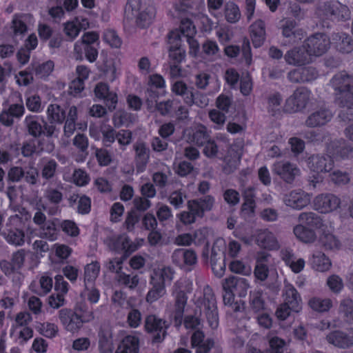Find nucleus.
Wrapping results in <instances>:
<instances>
[{
    "label": "nucleus",
    "mask_w": 353,
    "mask_h": 353,
    "mask_svg": "<svg viewBox=\"0 0 353 353\" xmlns=\"http://www.w3.org/2000/svg\"><path fill=\"white\" fill-rule=\"evenodd\" d=\"M242 153L239 150H236L234 147H231L228 151V155L225 157V165L224 171L227 174L234 172L238 167Z\"/></svg>",
    "instance_id": "41"
},
{
    "label": "nucleus",
    "mask_w": 353,
    "mask_h": 353,
    "mask_svg": "<svg viewBox=\"0 0 353 353\" xmlns=\"http://www.w3.org/2000/svg\"><path fill=\"white\" fill-rule=\"evenodd\" d=\"M117 280L119 283L130 289L135 288L139 283V278L137 274H127L124 272L119 273Z\"/></svg>",
    "instance_id": "59"
},
{
    "label": "nucleus",
    "mask_w": 353,
    "mask_h": 353,
    "mask_svg": "<svg viewBox=\"0 0 353 353\" xmlns=\"http://www.w3.org/2000/svg\"><path fill=\"white\" fill-rule=\"evenodd\" d=\"M202 52L208 57L216 59L220 57V50L217 43L212 40L205 41L202 45Z\"/></svg>",
    "instance_id": "58"
},
{
    "label": "nucleus",
    "mask_w": 353,
    "mask_h": 353,
    "mask_svg": "<svg viewBox=\"0 0 353 353\" xmlns=\"http://www.w3.org/2000/svg\"><path fill=\"white\" fill-rule=\"evenodd\" d=\"M299 221L302 225L312 230H322L325 226L322 218L312 212H301L299 215Z\"/></svg>",
    "instance_id": "30"
},
{
    "label": "nucleus",
    "mask_w": 353,
    "mask_h": 353,
    "mask_svg": "<svg viewBox=\"0 0 353 353\" xmlns=\"http://www.w3.org/2000/svg\"><path fill=\"white\" fill-rule=\"evenodd\" d=\"M62 187L48 186L44 190L43 197L51 206H43V209L50 215L56 214L59 211V205L62 202L63 194L61 192Z\"/></svg>",
    "instance_id": "12"
},
{
    "label": "nucleus",
    "mask_w": 353,
    "mask_h": 353,
    "mask_svg": "<svg viewBox=\"0 0 353 353\" xmlns=\"http://www.w3.org/2000/svg\"><path fill=\"white\" fill-rule=\"evenodd\" d=\"M225 248V242L223 239H216L212 245L210 261L223 259V256Z\"/></svg>",
    "instance_id": "61"
},
{
    "label": "nucleus",
    "mask_w": 353,
    "mask_h": 353,
    "mask_svg": "<svg viewBox=\"0 0 353 353\" xmlns=\"http://www.w3.org/2000/svg\"><path fill=\"white\" fill-rule=\"evenodd\" d=\"M310 99V91L305 88H297L286 100L285 108L290 112H296L304 109Z\"/></svg>",
    "instance_id": "8"
},
{
    "label": "nucleus",
    "mask_w": 353,
    "mask_h": 353,
    "mask_svg": "<svg viewBox=\"0 0 353 353\" xmlns=\"http://www.w3.org/2000/svg\"><path fill=\"white\" fill-rule=\"evenodd\" d=\"M281 29L282 35L290 44L296 43L304 37L303 30L297 26L296 21L294 20H284Z\"/></svg>",
    "instance_id": "20"
},
{
    "label": "nucleus",
    "mask_w": 353,
    "mask_h": 353,
    "mask_svg": "<svg viewBox=\"0 0 353 353\" xmlns=\"http://www.w3.org/2000/svg\"><path fill=\"white\" fill-rule=\"evenodd\" d=\"M154 17V12L152 8H147L138 13L137 16V24L141 28H145L148 26Z\"/></svg>",
    "instance_id": "55"
},
{
    "label": "nucleus",
    "mask_w": 353,
    "mask_h": 353,
    "mask_svg": "<svg viewBox=\"0 0 353 353\" xmlns=\"http://www.w3.org/2000/svg\"><path fill=\"white\" fill-rule=\"evenodd\" d=\"M36 328L41 334L47 338L54 337L59 332L58 326L50 322L38 323Z\"/></svg>",
    "instance_id": "53"
},
{
    "label": "nucleus",
    "mask_w": 353,
    "mask_h": 353,
    "mask_svg": "<svg viewBox=\"0 0 353 353\" xmlns=\"http://www.w3.org/2000/svg\"><path fill=\"white\" fill-rule=\"evenodd\" d=\"M314 208L321 213L332 212L341 207V200L332 193H323L317 195L313 201Z\"/></svg>",
    "instance_id": "7"
},
{
    "label": "nucleus",
    "mask_w": 353,
    "mask_h": 353,
    "mask_svg": "<svg viewBox=\"0 0 353 353\" xmlns=\"http://www.w3.org/2000/svg\"><path fill=\"white\" fill-rule=\"evenodd\" d=\"M12 23L14 34L22 35L28 31L29 26L34 25V19L30 14H15Z\"/></svg>",
    "instance_id": "26"
},
{
    "label": "nucleus",
    "mask_w": 353,
    "mask_h": 353,
    "mask_svg": "<svg viewBox=\"0 0 353 353\" xmlns=\"http://www.w3.org/2000/svg\"><path fill=\"white\" fill-rule=\"evenodd\" d=\"M149 283L151 288L146 295L147 302L154 303L166 294L165 285L160 284L152 280H150Z\"/></svg>",
    "instance_id": "45"
},
{
    "label": "nucleus",
    "mask_w": 353,
    "mask_h": 353,
    "mask_svg": "<svg viewBox=\"0 0 353 353\" xmlns=\"http://www.w3.org/2000/svg\"><path fill=\"white\" fill-rule=\"evenodd\" d=\"M174 273V270L169 266L159 267L153 270L150 280L165 285L166 282L170 283L173 280Z\"/></svg>",
    "instance_id": "33"
},
{
    "label": "nucleus",
    "mask_w": 353,
    "mask_h": 353,
    "mask_svg": "<svg viewBox=\"0 0 353 353\" xmlns=\"http://www.w3.org/2000/svg\"><path fill=\"white\" fill-rule=\"evenodd\" d=\"M293 231L296 237L301 241L305 243H314L317 238L316 234L314 230L309 228L301 223L296 225L294 228Z\"/></svg>",
    "instance_id": "38"
},
{
    "label": "nucleus",
    "mask_w": 353,
    "mask_h": 353,
    "mask_svg": "<svg viewBox=\"0 0 353 353\" xmlns=\"http://www.w3.org/2000/svg\"><path fill=\"white\" fill-rule=\"evenodd\" d=\"M188 141L198 146L203 145L210 139L205 126L198 125L187 130Z\"/></svg>",
    "instance_id": "27"
},
{
    "label": "nucleus",
    "mask_w": 353,
    "mask_h": 353,
    "mask_svg": "<svg viewBox=\"0 0 353 353\" xmlns=\"http://www.w3.org/2000/svg\"><path fill=\"white\" fill-rule=\"evenodd\" d=\"M59 319L64 328L71 332L78 331L83 325L80 316L74 310L61 309L59 311Z\"/></svg>",
    "instance_id": "15"
},
{
    "label": "nucleus",
    "mask_w": 353,
    "mask_h": 353,
    "mask_svg": "<svg viewBox=\"0 0 353 353\" xmlns=\"http://www.w3.org/2000/svg\"><path fill=\"white\" fill-rule=\"evenodd\" d=\"M204 339V334L199 330L194 332L191 337L192 347H197L196 353H209V351L214 346V341L212 339H207L201 343Z\"/></svg>",
    "instance_id": "34"
},
{
    "label": "nucleus",
    "mask_w": 353,
    "mask_h": 353,
    "mask_svg": "<svg viewBox=\"0 0 353 353\" xmlns=\"http://www.w3.org/2000/svg\"><path fill=\"white\" fill-rule=\"evenodd\" d=\"M186 198V193L180 189L172 191L170 194L168 201L174 208L179 209L183 206Z\"/></svg>",
    "instance_id": "57"
},
{
    "label": "nucleus",
    "mask_w": 353,
    "mask_h": 353,
    "mask_svg": "<svg viewBox=\"0 0 353 353\" xmlns=\"http://www.w3.org/2000/svg\"><path fill=\"white\" fill-rule=\"evenodd\" d=\"M203 0H179L174 5V10L179 16H182L185 13L193 15L194 13L192 12L194 9H197Z\"/></svg>",
    "instance_id": "40"
},
{
    "label": "nucleus",
    "mask_w": 353,
    "mask_h": 353,
    "mask_svg": "<svg viewBox=\"0 0 353 353\" xmlns=\"http://www.w3.org/2000/svg\"><path fill=\"white\" fill-rule=\"evenodd\" d=\"M23 124L28 134L34 138L40 137L42 134L47 137H57L59 132V129L54 124L48 123L37 115L26 116Z\"/></svg>",
    "instance_id": "2"
},
{
    "label": "nucleus",
    "mask_w": 353,
    "mask_h": 353,
    "mask_svg": "<svg viewBox=\"0 0 353 353\" xmlns=\"http://www.w3.org/2000/svg\"><path fill=\"white\" fill-rule=\"evenodd\" d=\"M284 59L288 64L294 66L303 65L311 61V57L304 46L287 51L284 55Z\"/></svg>",
    "instance_id": "21"
},
{
    "label": "nucleus",
    "mask_w": 353,
    "mask_h": 353,
    "mask_svg": "<svg viewBox=\"0 0 353 353\" xmlns=\"http://www.w3.org/2000/svg\"><path fill=\"white\" fill-rule=\"evenodd\" d=\"M310 168L318 172H329L334 167V160L330 155H315L310 159Z\"/></svg>",
    "instance_id": "28"
},
{
    "label": "nucleus",
    "mask_w": 353,
    "mask_h": 353,
    "mask_svg": "<svg viewBox=\"0 0 353 353\" xmlns=\"http://www.w3.org/2000/svg\"><path fill=\"white\" fill-rule=\"evenodd\" d=\"M311 196L312 195L309 193L299 189L292 190L285 194L283 201L287 206L291 208L301 210L310 203Z\"/></svg>",
    "instance_id": "10"
},
{
    "label": "nucleus",
    "mask_w": 353,
    "mask_h": 353,
    "mask_svg": "<svg viewBox=\"0 0 353 353\" xmlns=\"http://www.w3.org/2000/svg\"><path fill=\"white\" fill-rule=\"evenodd\" d=\"M57 167L58 164L55 160H48L44 163L41 170L42 178L46 180H50L52 179L56 175Z\"/></svg>",
    "instance_id": "63"
},
{
    "label": "nucleus",
    "mask_w": 353,
    "mask_h": 353,
    "mask_svg": "<svg viewBox=\"0 0 353 353\" xmlns=\"http://www.w3.org/2000/svg\"><path fill=\"white\" fill-rule=\"evenodd\" d=\"M53 282L52 279L48 276L43 275L39 279V288H34V285H30V289L35 294L43 296L47 294L52 288Z\"/></svg>",
    "instance_id": "48"
},
{
    "label": "nucleus",
    "mask_w": 353,
    "mask_h": 353,
    "mask_svg": "<svg viewBox=\"0 0 353 353\" xmlns=\"http://www.w3.org/2000/svg\"><path fill=\"white\" fill-rule=\"evenodd\" d=\"M169 57L175 63H180L185 57V50L182 47L179 32L173 30L168 36Z\"/></svg>",
    "instance_id": "13"
},
{
    "label": "nucleus",
    "mask_w": 353,
    "mask_h": 353,
    "mask_svg": "<svg viewBox=\"0 0 353 353\" xmlns=\"http://www.w3.org/2000/svg\"><path fill=\"white\" fill-rule=\"evenodd\" d=\"M223 290H229L232 292H236L240 296H245L250 288L248 280L245 278L238 276H230L222 281Z\"/></svg>",
    "instance_id": "22"
},
{
    "label": "nucleus",
    "mask_w": 353,
    "mask_h": 353,
    "mask_svg": "<svg viewBox=\"0 0 353 353\" xmlns=\"http://www.w3.org/2000/svg\"><path fill=\"white\" fill-rule=\"evenodd\" d=\"M32 320V316L28 312H19L15 316L14 323L12 325L11 334L15 331H17V330L20 327L28 326Z\"/></svg>",
    "instance_id": "60"
},
{
    "label": "nucleus",
    "mask_w": 353,
    "mask_h": 353,
    "mask_svg": "<svg viewBox=\"0 0 353 353\" xmlns=\"http://www.w3.org/2000/svg\"><path fill=\"white\" fill-rule=\"evenodd\" d=\"M333 40L336 41L337 49L343 53H349L353 50V40L346 33L341 32L333 35Z\"/></svg>",
    "instance_id": "43"
},
{
    "label": "nucleus",
    "mask_w": 353,
    "mask_h": 353,
    "mask_svg": "<svg viewBox=\"0 0 353 353\" xmlns=\"http://www.w3.org/2000/svg\"><path fill=\"white\" fill-rule=\"evenodd\" d=\"M176 217L184 225H190L194 223L199 214L192 203L191 201L187 202V210H183L176 215Z\"/></svg>",
    "instance_id": "39"
},
{
    "label": "nucleus",
    "mask_w": 353,
    "mask_h": 353,
    "mask_svg": "<svg viewBox=\"0 0 353 353\" xmlns=\"http://www.w3.org/2000/svg\"><path fill=\"white\" fill-rule=\"evenodd\" d=\"M100 271L99 263L97 261L88 264L85 267L84 284H92Z\"/></svg>",
    "instance_id": "51"
},
{
    "label": "nucleus",
    "mask_w": 353,
    "mask_h": 353,
    "mask_svg": "<svg viewBox=\"0 0 353 353\" xmlns=\"http://www.w3.org/2000/svg\"><path fill=\"white\" fill-rule=\"evenodd\" d=\"M316 14L323 20L341 21L350 18L347 6L336 1H325L319 5Z\"/></svg>",
    "instance_id": "3"
},
{
    "label": "nucleus",
    "mask_w": 353,
    "mask_h": 353,
    "mask_svg": "<svg viewBox=\"0 0 353 353\" xmlns=\"http://www.w3.org/2000/svg\"><path fill=\"white\" fill-rule=\"evenodd\" d=\"M310 307L319 312H327L332 307V301L330 299L312 298L308 303Z\"/></svg>",
    "instance_id": "46"
},
{
    "label": "nucleus",
    "mask_w": 353,
    "mask_h": 353,
    "mask_svg": "<svg viewBox=\"0 0 353 353\" xmlns=\"http://www.w3.org/2000/svg\"><path fill=\"white\" fill-rule=\"evenodd\" d=\"M330 85L334 91L335 98L353 86V76L342 71L332 77Z\"/></svg>",
    "instance_id": "19"
},
{
    "label": "nucleus",
    "mask_w": 353,
    "mask_h": 353,
    "mask_svg": "<svg viewBox=\"0 0 353 353\" xmlns=\"http://www.w3.org/2000/svg\"><path fill=\"white\" fill-rule=\"evenodd\" d=\"M99 348L101 353L112 352V332L108 325H103L100 328L99 332Z\"/></svg>",
    "instance_id": "29"
},
{
    "label": "nucleus",
    "mask_w": 353,
    "mask_h": 353,
    "mask_svg": "<svg viewBox=\"0 0 353 353\" xmlns=\"http://www.w3.org/2000/svg\"><path fill=\"white\" fill-rule=\"evenodd\" d=\"M192 290V283L186 279L176 281L172 287L174 307L172 315L176 325H181L188 297L187 294Z\"/></svg>",
    "instance_id": "1"
},
{
    "label": "nucleus",
    "mask_w": 353,
    "mask_h": 353,
    "mask_svg": "<svg viewBox=\"0 0 353 353\" xmlns=\"http://www.w3.org/2000/svg\"><path fill=\"white\" fill-rule=\"evenodd\" d=\"M168 327L165 321L154 314L147 316L144 321L145 330L152 335V341L155 343L161 342L164 339Z\"/></svg>",
    "instance_id": "5"
},
{
    "label": "nucleus",
    "mask_w": 353,
    "mask_h": 353,
    "mask_svg": "<svg viewBox=\"0 0 353 353\" xmlns=\"http://www.w3.org/2000/svg\"><path fill=\"white\" fill-rule=\"evenodd\" d=\"M310 263L312 269L321 272L328 271L332 266L330 259L320 251L312 254Z\"/></svg>",
    "instance_id": "32"
},
{
    "label": "nucleus",
    "mask_w": 353,
    "mask_h": 353,
    "mask_svg": "<svg viewBox=\"0 0 353 353\" xmlns=\"http://www.w3.org/2000/svg\"><path fill=\"white\" fill-rule=\"evenodd\" d=\"M139 338L135 335H128L119 343L115 353H139Z\"/></svg>",
    "instance_id": "31"
},
{
    "label": "nucleus",
    "mask_w": 353,
    "mask_h": 353,
    "mask_svg": "<svg viewBox=\"0 0 353 353\" xmlns=\"http://www.w3.org/2000/svg\"><path fill=\"white\" fill-rule=\"evenodd\" d=\"M284 303L291 305L294 312H299L302 307V299L296 289L290 283L285 281L282 290Z\"/></svg>",
    "instance_id": "23"
},
{
    "label": "nucleus",
    "mask_w": 353,
    "mask_h": 353,
    "mask_svg": "<svg viewBox=\"0 0 353 353\" xmlns=\"http://www.w3.org/2000/svg\"><path fill=\"white\" fill-rule=\"evenodd\" d=\"M272 171L285 182L291 183L300 174L296 165L288 161H278L273 165Z\"/></svg>",
    "instance_id": "14"
},
{
    "label": "nucleus",
    "mask_w": 353,
    "mask_h": 353,
    "mask_svg": "<svg viewBox=\"0 0 353 353\" xmlns=\"http://www.w3.org/2000/svg\"><path fill=\"white\" fill-rule=\"evenodd\" d=\"M339 106L353 109V85L335 98Z\"/></svg>",
    "instance_id": "54"
},
{
    "label": "nucleus",
    "mask_w": 353,
    "mask_h": 353,
    "mask_svg": "<svg viewBox=\"0 0 353 353\" xmlns=\"http://www.w3.org/2000/svg\"><path fill=\"white\" fill-rule=\"evenodd\" d=\"M202 310L205 313L209 325L215 329L219 325L216 301L211 288L208 285L203 289Z\"/></svg>",
    "instance_id": "4"
},
{
    "label": "nucleus",
    "mask_w": 353,
    "mask_h": 353,
    "mask_svg": "<svg viewBox=\"0 0 353 353\" xmlns=\"http://www.w3.org/2000/svg\"><path fill=\"white\" fill-rule=\"evenodd\" d=\"M256 244L267 250H278L281 248L280 242L276 234L268 229L259 230L254 236Z\"/></svg>",
    "instance_id": "11"
},
{
    "label": "nucleus",
    "mask_w": 353,
    "mask_h": 353,
    "mask_svg": "<svg viewBox=\"0 0 353 353\" xmlns=\"http://www.w3.org/2000/svg\"><path fill=\"white\" fill-rule=\"evenodd\" d=\"M193 88H191L190 90V95H187L184 101L186 104L191 106L193 104H195L199 108H205L208 105L209 99L207 95L200 92L199 91L193 92Z\"/></svg>",
    "instance_id": "44"
},
{
    "label": "nucleus",
    "mask_w": 353,
    "mask_h": 353,
    "mask_svg": "<svg viewBox=\"0 0 353 353\" xmlns=\"http://www.w3.org/2000/svg\"><path fill=\"white\" fill-rule=\"evenodd\" d=\"M133 148L134 150V161L136 169L138 172L145 171L147 164L150 160V150L143 142H136Z\"/></svg>",
    "instance_id": "24"
},
{
    "label": "nucleus",
    "mask_w": 353,
    "mask_h": 353,
    "mask_svg": "<svg viewBox=\"0 0 353 353\" xmlns=\"http://www.w3.org/2000/svg\"><path fill=\"white\" fill-rule=\"evenodd\" d=\"M95 96L103 99L110 110H113L116 108L118 101L116 92L110 90L109 85L105 83H99L94 88Z\"/></svg>",
    "instance_id": "25"
},
{
    "label": "nucleus",
    "mask_w": 353,
    "mask_h": 353,
    "mask_svg": "<svg viewBox=\"0 0 353 353\" xmlns=\"http://www.w3.org/2000/svg\"><path fill=\"white\" fill-rule=\"evenodd\" d=\"M23 178L25 181L32 185H36L39 180L38 169L34 166V163H30L23 168Z\"/></svg>",
    "instance_id": "50"
},
{
    "label": "nucleus",
    "mask_w": 353,
    "mask_h": 353,
    "mask_svg": "<svg viewBox=\"0 0 353 353\" xmlns=\"http://www.w3.org/2000/svg\"><path fill=\"white\" fill-rule=\"evenodd\" d=\"M333 117L332 112L325 106L314 109L307 117L305 125L307 128H319L328 123Z\"/></svg>",
    "instance_id": "9"
},
{
    "label": "nucleus",
    "mask_w": 353,
    "mask_h": 353,
    "mask_svg": "<svg viewBox=\"0 0 353 353\" xmlns=\"http://www.w3.org/2000/svg\"><path fill=\"white\" fill-rule=\"evenodd\" d=\"M225 17L230 23H235L241 17V12L239 7L232 2H228L225 5Z\"/></svg>",
    "instance_id": "62"
},
{
    "label": "nucleus",
    "mask_w": 353,
    "mask_h": 353,
    "mask_svg": "<svg viewBox=\"0 0 353 353\" xmlns=\"http://www.w3.org/2000/svg\"><path fill=\"white\" fill-rule=\"evenodd\" d=\"M25 113V108L22 103H13L0 112V122L6 127L14 124V119H20Z\"/></svg>",
    "instance_id": "17"
},
{
    "label": "nucleus",
    "mask_w": 353,
    "mask_h": 353,
    "mask_svg": "<svg viewBox=\"0 0 353 353\" xmlns=\"http://www.w3.org/2000/svg\"><path fill=\"white\" fill-rule=\"evenodd\" d=\"M330 41L328 37L323 33H316L309 37L304 42V47L310 57H319L327 52Z\"/></svg>",
    "instance_id": "6"
},
{
    "label": "nucleus",
    "mask_w": 353,
    "mask_h": 353,
    "mask_svg": "<svg viewBox=\"0 0 353 353\" xmlns=\"http://www.w3.org/2000/svg\"><path fill=\"white\" fill-rule=\"evenodd\" d=\"M320 241L323 246L327 250H339L341 247L340 241L332 234L323 231L320 236Z\"/></svg>",
    "instance_id": "49"
},
{
    "label": "nucleus",
    "mask_w": 353,
    "mask_h": 353,
    "mask_svg": "<svg viewBox=\"0 0 353 353\" xmlns=\"http://www.w3.org/2000/svg\"><path fill=\"white\" fill-rule=\"evenodd\" d=\"M327 342L339 348H348L353 346V329L347 331L335 330L326 336Z\"/></svg>",
    "instance_id": "16"
},
{
    "label": "nucleus",
    "mask_w": 353,
    "mask_h": 353,
    "mask_svg": "<svg viewBox=\"0 0 353 353\" xmlns=\"http://www.w3.org/2000/svg\"><path fill=\"white\" fill-rule=\"evenodd\" d=\"M171 258L172 263L181 268L193 266L197 262V255L192 249H176Z\"/></svg>",
    "instance_id": "18"
},
{
    "label": "nucleus",
    "mask_w": 353,
    "mask_h": 353,
    "mask_svg": "<svg viewBox=\"0 0 353 353\" xmlns=\"http://www.w3.org/2000/svg\"><path fill=\"white\" fill-rule=\"evenodd\" d=\"M250 35L254 47H260L265 38V23L261 20L255 21L250 26Z\"/></svg>",
    "instance_id": "36"
},
{
    "label": "nucleus",
    "mask_w": 353,
    "mask_h": 353,
    "mask_svg": "<svg viewBox=\"0 0 353 353\" xmlns=\"http://www.w3.org/2000/svg\"><path fill=\"white\" fill-rule=\"evenodd\" d=\"M339 313L347 321L353 320V299L346 297L340 301Z\"/></svg>",
    "instance_id": "47"
},
{
    "label": "nucleus",
    "mask_w": 353,
    "mask_h": 353,
    "mask_svg": "<svg viewBox=\"0 0 353 353\" xmlns=\"http://www.w3.org/2000/svg\"><path fill=\"white\" fill-rule=\"evenodd\" d=\"M54 66V62L50 60L39 64L34 68L35 75L38 78H45L52 72Z\"/></svg>",
    "instance_id": "64"
},
{
    "label": "nucleus",
    "mask_w": 353,
    "mask_h": 353,
    "mask_svg": "<svg viewBox=\"0 0 353 353\" xmlns=\"http://www.w3.org/2000/svg\"><path fill=\"white\" fill-rule=\"evenodd\" d=\"M210 230L208 228H202L196 230L193 234V240L195 241V243L196 244H202L206 242V250L203 251L202 256L203 257L207 259L208 256V245L209 243L207 241V239L210 234Z\"/></svg>",
    "instance_id": "52"
},
{
    "label": "nucleus",
    "mask_w": 353,
    "mask_h": 353,
    "mask_svg": "<svg viewBox=\"0 0 353 353\" xmlns=\"http://www.w3.org/2000/svg\"><path fill=\"white\" fill-rule=\"evenodd\" d=\"M48 123H62L65 119V110L58 104H50L47 110Z\"/></svg>",
    "instance_id": "42"
},
{
    "label": "nucleus",
    "mask_w": 353,
    "mask_h": 353,
    "mask_svg": "<svg viewBox=\"0 0 353 353\" xmlns=\"http://www.w3.org/2000/svg\"><path fill=\"white\" fill-rule=\"evenodd\" d=\"M190 201H191L199 214V218H203L205 212L211 211L215 203V199L212 195H206L201 198L190 199Z\"/></svg>",
    "instance_id": "35"
},
{
    "label": "nucleus",
    "mask_w": 353,
    "mask_h": 353,
    "mask_svg": "<svg viewBox=\"0 0 353 353\" xmlns=\"http://www.w3.org/2000/svg\"><path fill=\"white\" fill-rule=\"evenodd\" d=\"M112 249L116 252L124 251L131 253L137 250V246L126 235H120L112 239Z\"/></svg>",
    "instance_id": "37"
},
{
    "label": "nucleus",
    "mask_w": 353,
    "mask_h": 353,
    "mask_svg": "<svg viewBox=\"0 0 353 353\" xmlns=\"http://www.w3.org/2000/svg\"><path fill=\"white\" fill-rule=\"evenodd\" d=\"M74 311L77 312L79 317L80 316L82 323H88L94 319L93 311L90 310L85 303H78L74 308Z\"/></svg>",
    "instance_id": "56"
}]
</instances>
